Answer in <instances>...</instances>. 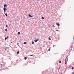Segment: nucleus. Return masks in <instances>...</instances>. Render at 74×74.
<instances>
[{
    "instance_id": "nucleus-1",
    "label": "nucleus",
    "mask_w": 74,
    "mask_h": 74,
    "mask_svg": "<svg viewBox=\"0 0 74 74\" xmlns=\"http://www.w3.org/2000/svg\"><path fill=\"white\" fill-rule=\"evenodd\" d=\"M65 64H66V63H67V62H68V59L67 58V57H66V59L65 60Z\"/></svg>"
},
{
    "instance_id": "nucleus-2",
    "label": "nucleus",
    "mask_w": 74,
    "mask_h": 74,
    "mask_svg": "<svg viewBox=\"0 0 74 74\" xmlns=\"http://www.w3.org/2000/svg\"><path fill=\"white\" fill-rule=\"evenodd\" d=\"M7 8H5L4 7L3 8V11H4V12H5V11L7 10Z\"/></svg>"
},
{
    "instance_id": "nucleus-3",
    "label": "nucleus",
    "mask_w": 74,
    "mask_h": 74,
    "mask_svg": "<svg viewBox=\"0 0 74 74\" xmlns=\"http://www.w3.org/2000/svg\"><path fill=\"white\" fill-rule=\"evenodd\" d=\"M4 7H5V8H7V6L6 4H4Z\"/></svg>"
},
{
    "instance_id": "nucleus-4",
    "label": "nucleus",
    "mask_w": 74,
    "mask_h": 74,
    "mask_svg": "<svg viewBox=\"0 0 74 74\" xmlns=\"http://www.w3.org/2000/svg\"><path fill=\"white\" fill-rule=\"evenodd\" d=\"M28 16H29V17H30L31 18H32V17H33V16H32V15H30V14H29Z\"/></svg>"
},
{
    "instance_id": "nucleus-5",
    "label": "nucleus",
    "mask_w": 74,
    "mask_h": 74,
    "mask_svg": "<svg viewBox=\"0 0 74 74\" xmlns=\"http://www.w3.org/2000/svg\"><path fill=\"white\" fill-rule=\"evenodd\" d=\"M8 36H7V38L5 37V40H7V38H8Z\"/></svg>"
},
{
    "instance_id": "nucleus-6",
    "label": "nucleus",
    "mask_w": 74,
    "mask_h": 74,
    "mask_svg": "<svg viewBox=\"0 0 74 74\" xmlns=\"http://www.w3.org/2000/svg\"><path fill=\"white\" fill-rule=\"evenodd\" d=\"M34 42H37V40H35Z\"/></svg>"
},
{
    "instance_id": "nucleus-7",
    "label": "nucleus",
    "mask_w": 74,
    "mask_h": 74,
    "mask_svg": "<svg viewBox=\"0 0 74 74\" xmlns=\"http://www.w3.org/2000/svg\"><path fill=\"white\" fill-rule=\"evenodd\" d=\"M56 24L58 26H59V23H56Z\"/></svg>"
},
{
    "instance_id": "nucleus-8",
    "label": "nucleus",
    "mask_w": 74,
    "mask_h": 74,
    "mask_svg": "<svg viewBox=\"0 0 74 74\" xmlns=\"http://www.w3.org/2000/svg\"><path fill=\"white\" fill-rule=\"evenodd\" d=\"M24 59H25V60H26V59H27V57H25Z\"/></svg>"
},
{
    "instance_id": "nucleus-9",
    "label": "nucleus",
    "mask_w": 74,
    "mask_h": 74,
    "mask_svg": "<svg viewBox=\"0 0 74 74\" xmlns=\"http://www.w3.org/2000/svg\"><path fill=\"white\" fill-rule=\"evenodd\" d=\"M34 41H32V44H34Z\"/></svg>"
},
{
    "instance_id": "nucleus-10",
    "label": "nucleus",
    "mask_w": 74,
    "mask_h": 74,
    "mask_svg": "<svg viewBox=\"0 0 74 74\" xmlns=\"http://www.w3.org/2000/svg\"><path fill=\"white\" fill-rule=\"evenodd\" d=\"M5 15H6V16H8V15H7V13L5 14Z\"/></svg>"
},
{
    "instance_id": "nucleus-11",
    "label": "nucleus",
    "mask_w": 74,
    "mask_h": 74,
    "mask_svg": "<svg viewBox=\"0 0 74 74\" xmlns=\"http://www.w3.org/2000/svg\"><path fill=\"white\" fill-rule=\"evenodd\" d=\"M44 19V18L43 17H42V19Z\"/></svg>"
},
{
    "instance_id": "nucleus-12",
    "label": "nucleus",
    "mask_w": 74,
    "mask_h": 74,
    "mask_svg": "<svg viewBox=\"0 0 74 74\" xmlns=\"http://www.w3.org/2000/svg\"><path fill=\"white\" fill-rule=\"evenodd\" d=\"M18 35H19V34H20V32H18Z\"/></svg>"
},
{
    "instance_id": "nucleus-13",
    "label": "nucleus",
    "mask_w": 74,
    "mask_h": 74,
    "mask_svg": "<svg viewBox=\"0 0 74 74\" xmlns=\"http://www.w3.org/2000/svg\"><path fill=\"white\" fill-rule=\"evenodd\" d=\"M24 44H27V42H24Z\"/></svg>"
},
{
    "instance_id": "nucleus-14",
    "label": "nucleus",
    "mask_w": 74,
    "mask_h": 74,
    "mask_svg": "<svg viewBox=\"0 0 74 74\" xmlns=\"http://www.w3.org/2000/svg\"><path fill=\"white\" fill-rule=\"evenodd\" d=\"M19 51H18L17 52V54H19Z\"/></svg>"
},
{
    "instance_id": "nucleus-15",
    "label": "nucleus",
    "mask_w": 74,
    "mask_h": 74,
    "mask_svg": "<svg viewBox=\"0 0 74 74\" xmlns=\"http://www.w3.org/2000/svg\"><path fill=\"white\" fill-rule=\"evenodd\" d=\"M5 32H7V29H5Z\"/></svg>"
},
{
    "instance_id": "nucleus-16",
    "label": "nucleus",
    "mask_w": 74,
    "mask_h": 74,
    "mask_svg": "<svg viewBox=\"0 0 74 74\" xmlns=\"http://www.w3.org/2000/svg\"><path fill=\"white\" fill-rule=\"evenodd\" d=\"M49 39L50 40H51V38H49Z\"/></svg>"
},
{
    "instance_id": "nucleus-17",
    "label": "nucleus",
    "mask_w": 74,
    "mask_h": 74,
    "mask_svg": "<svg viewBox=\"0 0 74 74\" xmlns=\"http://www.w3.org/2000/svg\"><path fill=\"white\" fill-rule=\"evenodd\" d=\"M6 27H8V25H6Z\"/></svg>"
},
{
    "instance_id": "nucleus-18",
    "label": "nucleus",
    "mask_w": 74,
    "mask_h": 74,
    "mask_svg": "<svg viewBox=\"0 0 74 74\" xmlns=\"http://www.w3.org/2000/svg\"><path fill=\"white\" fill-rule=\"evenodd\" d=\"M61 62H61V61H59V63H61Z\"/></svg>"
},
{
    "instance_id": "nucleus-19",
    "label": "nucleus",
    "mask_w": 74,
    "mask_h": 74,
    "mask_svg": "<svg viewBox=\"0 0 74 74\" xmlns=\"http://www.w3.org/2000/svg\"><path fill=\"white\" fill-rule=\"evenodd\" d=\"M72 70H73V69H74V67H72Z\"/></svg>"
},
{
    "instance_id": "nucleus-20",
    "label": "nucleus",
    "mask_w": 74,
    "mask_h": 74,
    "mask_svg": "<svg viewBox=\"0 0 74 74\" xmlns=\"http://www.w3.org/2000/svg\"><path fill=\"white\" fill-rule=\"evenodd\" d=\"M37 40V41H38L39 40V39L38 38Z\"/></svg>"
},
{
    "instance_id": "nucleus-21",
    "label": "nucleus",
    "mask_w": 74,
    "mask_h": 74,
    "mask_svg": "<svg viewBox=\"0 0 74 74\" xmlns=\"http://www.w3.org/2000/svg\"><path fill=\"white\" fill-rule=\"evenodd\" d=\"M30 56H33V55H30Z\"/></svg>"
},
{
    "instance_id": "nucleus-22",
    "label": "nucleus",
    "mask_w": 74,
    "mask_h": 74,
    "mask_svg": "<svg viewBox=\"0 0 74 74\" xmlns=\"http://www.w3.org/2000/svg\"><path fill=\"white\" fill-rule=\"evenodd\" d=\"M49 51H50V49H49Z\"/></svg>"
},
{
    "instance_id": "nucleus-23",
    "label": "nucleus",
    "mask_w": 74,
    "mask_h": 74,
    "mask_svg": "<svg viewBox=\"0 0 74 74\" xmlns=\"http://www.w3.org/2000/svg\"><path fill=\"white\" fill-rule=\"evenodd\" d=\"M72 74H74V72H73V73H72Z\"/></svg>"
},
{
    "instance_id": "nucleus-24",
    "label": "nucleus",
    "mask_w": 74,
    "mask_h": 74,
    "mask_svg": "<svg viewBox=\"0 0 74 74\" xmlns=\"http://www.w3.org/2000/svg\"><path fill=\"white\" fill-rule=\"evenodd\" d=\"M56 31H59L58 30H57Z\"/></svg>"
},
{
    "instance_id": "nucleus-25",
    "label": "nucleus",
    "mask_w": 74,
    "mask_h": 74,
    "mask_svg": "<svg viewBox=\"0 0 74 74\" xmlns=\"http://www.w3.org/2000/svg\"><path fill=\"white\" fill-rule=\"evenodd\" d=\"M61 74H63V73H62Z\"/></svg>"
},
{
    "instance_id": "nucleus-26",
    "label": "nucleus",
    "mask_w": 74,
    "mask_h": 74,
    "mask_svg": "<svg viewBox=\"0 0 74 74\" xmlns=\"http://www.w3.org/2000/svg\"><path fill=\"white\" fill-rule=\"evenodd\" d=\"M5 49L6 50V49Z\"/></svg>"
},
{
    "instance_id": "nucleus-27",
    "label": "nucleus",
    "mask_w": 74,
    "mask_h": 74,
    "mask_svg": "<svg viewBox=\"0 0 74 74\" xmlns=\"http://www.w3.org/2000/svg\"><path fill=\"white\" fill-rule=\"evenodd\" d=\"M59 69H60V67L59 68Z\"/></svg>"
}]
</instances>
